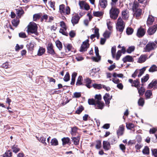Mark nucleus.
<instances>
[{"label":"nucleus","mask_w":157,"mask_h":157,"mask_svg":"<svg viewBox=\"0 0 157 157\" xmlns=\"http://www.w3.org/2000/svg\"><path fill=\"white\" fill-rule=\"evenodd\" d=\"M139 6L138 2L136 1L134 2L132 7L133 16L137 19H139L142 13V9L139 8Z\"/></svg>","instance_id":"1"},{"label":"nucleus","mask_w":157,"mask_h":157,"mask_svg":"<svg viewBox=\"0 0 157 157\" xmlns=\"http://www.w3.org/2000/svg\"><path fill=\"white\" fill-rule=\"evenodd\" d=\"M100 70V69L98 68H94L92 69L90 73V76L93 78L97 76L99 77L98 72Z\"/></svg>","instance_id":"10"},{"label":"nucleus","mask_w":157,"mask_h":157,"mask_svg":"<svg viewBox=\"0 0 157 157\" xmlns=\"http://www.w3.org/2000/svg\"><path fill=\"white\" fill-rule=\"evenodd\" d=\"M49 4L50 6L54 10H55V2L50 1L49 2Z\"/></svg>","instance_id":"63"},{"label":"nucleus","mask_w":157,"mask_h":157,"mask_svg":"<svg viewBox=\"0 0 157 157\" xmlns=\"http://www.w3.org/2000/svg\"><path fill=\"white\" fill-rule=\"evenodd\" d=\"M37 139L43 143L44 145H47V143L45 142L46 137L42 136L39 139V138L37 137Z\"/></svg>","instance_id":"39"},{"label":"nucleus","mask_w":157,"mask_h":157,"mask_svg":"<svg viewBox=\"0 0 157 157\" xmlns=\"http://www.w3.org/2000/svg\"><path fill=\"white\" fill-rule=\"evenodd\" d=\"M140 82L137 79L134 81L132 84V86H134L137 88L140 87Z\"/></svg>","instance_id":"34"},{"label":"nucleus","mask_w":157,"mask_h":157,"mask_svg":"<svg viewBox=\"0 0 157 157\" xmlns=\"http://www.w3.org/2000/svg\"><path fill=\"white\" fill-rule=\"evenodd\" d=\"M70 77L69 74L68 72H67L65 75L64 77L63 78V80L65 82H67L69 80Z\"/></svg>","instance_id":"55"},{"label":"nucleus","mask_w":157,"mask_h":157,"mask_svg":"<svg viewBox=\"0 0 157 157\" xmlns=\"http://www.w3.org/2000/svg\"><path fill=\"white\" fill-rule=\"evenodd\" d=\"M16 11V13L19 17H20L21 15L24 13V11L21 8L17 9Z\"/></svg>","instance_id":"35"},{"label":"nucleus","mask_w":157,"mask_h":157,"mask_svg":"<svg viewBox=\"0 0 157 157\" xmlns=\"http://www.w3.org/2000/svg\"><path fill=\"white\" fill-rule=\"evenodd\" d=\"M59 12L62 15H67L70 13V9L67 6L65 8V5L61 4L59 6Z\"/></svg>","instance_id":"5"},{"label":"nucleus","mask_w":157,"mask_h":157,"mask_svg":"<svg viewBox=\"0 0 157 157\" xmlns=\"http://www.w3.org/2000/svg\"><path fill=\"white\" fill-rule=\"evenodd\" d=\"M103 148L106 151L109 150L111 147L110 143L107 141H104L103 143Z\"/></svg>","instance_id":"21"},{"label":"nucleus","mask_w":157,"mask_h":157,"mask_svg":"<svg viewBox=\"0 0 157 157\" xmlns=\"http://www.w3.org/2000/svg\"><path fill=\"white\" fill-rule=\"evenodd\" d=\"M78 129V128L76 126L71 128V134L72 135H75L77 132Z\"/></svg>","instance_id":"42"},{"label":"nucleus","mask_w":157,"mask_h":157,"mask_svg":"<svg viewBox=\"0 0 157 157\" xmlns=\"http://www.w3.org/2000/svg\"><path fill=\"white\" fill-rule=\"evenodd\" d=\"M19 20L18 19H16L12 20V23L13 26L17 27L19 23Z\"/></svg>","instance_id":"37"},{"label":"nucleus","mask_w":157,"mask_h":157,"mask_svg":"<svg viewBox=\"0 0 157 157\" xmlns=\"http://www.w3.org/2000/svg\"><path fill=\"white\" fill-rule=\"evenodd\" d=\"M157 48V40H156L155 42L149 41L146 44L144 48L145 51L149 52L152 50L155 49Z\"/></svg>","instance_id":"4"},{"label":"nucleus","mask_w":157,"mask_h":157,"mask_svg":"<svg viewBox=\"0 0 157 157\" xmlns=\"http://www.w3.org/2000/svg\"><path fill=\"white\" fill-rule=\"evenodd\" d=\"M23 45H21L20 46L18 44H17L15 47V50L16 51H18L19 50L22 49L23 48Z\"/></svg>","instance_id":"59"},{"label":"nucleus","mask_w":157,"mask_h":157,"mask_svg":"<svg viewBox=\"0 0 157 157\" xmlns=\"http://www.w3.org/2000/svg\"><path fill=\"white\" fill-rule=\"evenodd\" d=\"M88 102L90 105H95V101L93 99H89L88 100Z\"/></svg>","instance_id":"62"},{"label":"nucleus","mask_w":157,"mask_h":157,"mask_svg":"<svg viewBox=\"0 0 157 157\" xmlns=\"http://www.w3.org/2000/svg\"><path fill=\"white\" fill-rule=\"evenodd\" d=\"M145 32V30L144 29L140 27L137 30L136 35L139 37H141L144 35Z\"/></svg>","instance_id":"12"},{"label":"nucleus","mask_w":157,"mask_h":157,"mask_svg":"<svg viewBox=\"0 0 157 157\" xmlns=\"http://www.w3.org/2000/svg\"><path fill=\"white\" fill-rule=\"evenodd\" d=\"M82 81L83 78L82 76L81 75L79 76L76 83V85L77 86L83 85L82 82Z\"/></svg>","instance_id":"26"},{"label":"nucleus","mask_w":157,"mask_h":157,"mask_svg":"<svg viewBox=\"0 0 157 157\" xmlns=\"http://www.w3.org/2000/svg\"><path fill=\"white\" fill-rule=\"evenodd\" d=\"M138 103L139 106H143L144 104V99L143 98H140L138 100Z\"/></svg>","instance_id":"46"},{"label":"nucleus","mask_w":157,"mask_h":157,"mask_svg":"<svg viewBox=\"0 0 157 157\" xmlns=\"http://www.w3.org/2000/svg\"><path fill=\"white\" fill-rule=\"evenodd\" d=\"M95 99L94 100L96 101H101V95L100 94H97L95 97Z\"/></svg>","instance_id":"58"},{"label":"nucleus","mask_w":157,"mask_h":157,"mask_svg":"<svg viewBox=\"0 0 157 157\" xmlns=\"http://www.w3.org/2000/svg\"><path fill=\"white\" fill-rule=\"evenodd\" d=\"M138 90V93L139 94L140 96H142L143 95L145 92V89L143 87H141L140 88H137Z\"/></svg>","instance_id":"38"},{"label":"nucleus","mask_w":157,"mask_h":157,"mask_svg":"<svg viewBox=\"0 0 157 157\" xmlns=\"http://www.w3.org/2000/svg\"><path fill=\"white\" fill-rule=\"evenodd\" d=\"M12 152L10 151H7L3 155V157H12Z\"/></svg>","instance_id":"44"},{"label":"nucleus","mask_w":157,"mask_h":157,"mask_svg":"<svg viewBox=\"0 0 157 157\" xmlns=\"http://www.w3.org/2000/svg\"><path fill=\"white\" fill-rule=\"evenodd\" d=\"M27 32L29 34L34 33L36 35H38L37 32V27L36 24L33 22H31L27 26Z\"/></svg>","instance_id":"3"},{"label":"nucleus","mask_w":157,"mask_h":157,"mask_svg":"<svg viewBox=\"0 0 157 157\" xmlns=\"http://www.w3.org/2000/svg\"><path fill=\"white\" fill-rule=\"evenodd\" d=\"M133 32V29L128 27L127 29L126 32L127 34L128 35L132 34Z\"/></svg>","instance_id":"50"},{"label":"nucleus","mask_w":157,"mask_h":157,"mask_svg":"<svg viewBox=\"0 0 157 157\" xmlns=\"http://www.w3.org/2000/svg\"><path fill=\"white\" fill-rule=\"evenodd\" d=\"M53 45L52 44H48L47 46L48 53L53 55L55 53L53 49Z\"/></svg>","instance_id":"22"},{"label":"nucleus","mask_w":157,"mask_h":157,"mask_svg":"<svg viewBox=\"0 0 157 157\" xmlns=\"http://www.w3.org/2000/svg\"><path fill=\"white\" fill-rule=\"evenodd\" d=\"M45 52V49L42 47H40L37 52V55L41 56Z\"/></svg>","instance_id":"31"},{"label":"nucleus","mask_w":157,"mask_h":157,"mask_svg":"<svg viewBox=\"0 0 157 157\" xmlns=\"http://www.w3.org/2000/svg\"><path fill=\"white\" fill-rule=\"evenodd\" d=\"M125 23L123 21L122 19L119 17L117 21L116 24V29L117 31L122 32L123 31L124 28Z\"/></svg>","instance_id":"6"},{"label":"nucleus","mask_w":157,"mask_h":157,"mask_svg":"<svg viewBox=\"0 0 157 157\" xmlns=\"http://www.w3.org/2000/svg\"><path fill=\"white\" fill-rule=\"evenodd\" d=\"M106 24L108 29L109 30V31H112L113 29L112 23L109 19L107 20Z\"/></svg>","instance_id":"33"},{"label":"nucleus","mask_w":157,"mask_h":157,"mask_svg":"<svg viewBox=\"0 0 157 157\" xmlns=\"http://www.w3.org/2000/svg\"><path fill=\"white\" fill-rule=\"evenodd\" d=\"M152 154L155 157H157V150L156 149H151Z\"/></svg>","instance_id":"64"},{"label":"nucleus","mask_w":157,"mask_h":157,"mask_svg":"<svg viewBox=\"0 0 157 157\" xmlns=\"http://www.w3.org/2000/svg\"><path fill=\"white\" fill-rule=\"evenodd\" d=\"M63 144H68L70 141V139L68 137H64L62 139Z\"/></svg>","instance_id":"45"},{"label":"nucleus","mask_w":157,"mask_h":157,"mask_svg":"<svg viewBox=\"0 0 157 157\" xmlns=\"http://www.w3.org/2000/svg\"><path fill=\"white\" fill-rule=\"evenodd\" d=\"M157 83V82L156 81H152L150 84H149L148 87L149 89L152 88L156 85Z\"/></svg>","instance_id":"57"},{"label":"nucleus","mask_w":157,"mask_h":157,"mask_svg":"<svg viewBox=\"0 0 157 157\" xmlns=\"http://www.w3.org/2000/svg\"><path fill=\"white\" fill-rule=\"evenodd\" d=\"M112 31H106L103 34V36L104 38L107 39L109 38L111 33Z\"/></svg>","instance_id":"43"},{"label":"nucleus","mask_w":157,"mask_h":157,"mask_svg":"<svg viewBox=\"0 0 157 157\" xmlns=\"http://www.w3.org/2000/svg\"><path fill=\"white\" fill-rule=\"evenodd\" d=\"M116 51V47L115 46H114L112 48H111V53L112 57L113 58H115V53Z\"/></svg>","instance_id":"49"},{"label":"nucleus","mask_w":157,"mask_h":157,"mask_svg":"<svg viewBox=\"0 0 157 157\" xmlns=\"http://www.w3.org/2000/svg\"><path fill=\"white\" fill-rule=\"evenodd\" d=\"M124 130V126L122 125H120L117 131V134L118 137L123 134Z\"/></svg>","instance_id":"23"},{"label":"nucleus","mask_w":157,"mask_h":157,"mask_svg":"<svg viewBox=\"0 0 157 157\" xmlns=\"http://www.w3.org/2000/svg\"><path fill=\"white\" fill-rule=\"evenodd\" d=\"M122 60L124 63L126 62H133L134 59L132 57L128 55L125 56L122 59Z\"/></svg>","instance_id":"20"},{"label":"nucleus","mask_w":157,"mask_h":157,"mask_svg":"<svg viewBox=\"0 0 157 157\" xmlns=\"http://www.w3.org/2000/svg\"><path fill=\"white\" fill-rule=\"evenodd\" d=\"M157 29V22H155V25L150 27L147 31V33L149 35H153L156 31Z\"/></svg>","instance_id":"9"},{"label":"nucleus","mask_w":157,"mask_h":157,"mask_svg":"<svg viewBox=\"0 0 157 157\" xmlns=\"http://www.w3.org/2000/svg\"><path fill=\"white\" fill-rule=\"evenodd\" d=\"M77 73L74 72L73 73L71 76V85H73L75 84V78L77 75Z\"/></svg>","instance_id":"30"},{"label":"nucleus","mask_w":157,"mask_h":157,"mask_svg":"<svg viewBox=\"0 0 157 157\" xmlns=\"http://www.w3.org/2000/svg\"><path fill=\"white\" fill-rule=\"evenodd\" d=\"M80 18V17H79L78 14H76L75 15L72 16L71 21L73 25L78 23Z\"/></svg>","instance_id":"11"},{"label":"nucleus","mask_w":157,"mask_h":157,"mask_svg":"<svg viewBox=\"0 0 157 157\" xmlns=\"http://www.w3.org/2000/svg\"><path fill=\"white\" fill-rule=\"evenodd\" d=\"M101 84H94L93 85V86L94 88L100 89L102 88V87Z\"/></svg>","instance_id":"60"},{"label":"nucleus","mask_w":157,"mask_h":157,"mask_svg":"<svg viewBox=\"0 0 157 157\" xmlns=\"http://www.w3.org/2000/svg\"><path fill=\"white\" fill-rule=\"evenodd\" d=\"M154 21V17L152 15H149L147 20V24L148 26L151 25L153 24Z\"/></svg>","instance_id":"18"},{"label":"nucleus","mask_w":157,"mask_h":157,"mask_svg":"<svg viewBox=\"0 0 157 157\" xmlns=\"http://www.w3.org/2000/svg\"><path fill=\"white\" fill-rule=\"evenodd\" d=\"M143 154L146 155H148L149 154V149L148 147L145 146L144 148L142 151Z\"/></svg>","instance_id":"36"},{"label":"nucleus","mask_w":157,"mask_h":157,"mask_svg":"<svg viewBox=\"0 0 157 157\" xmlns=\"http://www.w3.org/2000/svg\"><path fill=\"white\" fill-rule=\"evenodd\" d=\"M121 16L124 20L128 19L129 17V13L128 10H123L122 12Z\"/></svg>","instance_id":"19"},{"label":"nucleus","mask_w":157,"mask_h":157,"mask_svg":"<svg viewBox=\"0 0 157 157\" xmlns=\"http://www.w3.org/2000/svg\"><path fill=\"white\" fill-rule=\"evenodd\" d=\"M71 139L75 145H77L79 144L80 139L79 136H77V137H72L71 138Z\"/></svg>","instance_id":"27"},{"label":"nucleus","mask_w":157,"mask_h":157,"mask_svg":"<svg viewBox=\"0 0 157 157\" xmlns=\"http://www.w3.org/2000/svg\"><path fill=\"white\" fill-rule=\"evenodd\" d=\"M83 109L84 108L82 106H81L76 111L75 113L77 114H79L81 113V112L83 110Z\"/></svg>","instance_id":"61"},{"label":"nucleus","mask_w":157,"mask_h":157,"mask_svg":"<svg viewBox=\"0 0 157 157\" xmlns=\"http://www.w3.org/2000/svg\"><path fill=\"white\" fill-rule=\"evenodd\" d=\"M89 40L87 39L82 43L80 49V52H84L87 50V48L89 47Z\"/></svg>","instance_id":"7"},{"label":"nucleus","mask_w":157,"mask_h":157,"mask_svg":"<svg viewBox=\"0 0 157 157\" xmlns=\"http://www.w3.org/2000/svg\"><path fill=\"white\" fill-rule=\"evenodd\" d=\"M79 5L81 9H85L86 10H88L90 9L89 5L84 1H79Z\"/></svg>","instance_id":"8"},{"label":"nucleus","mask_w":157,"mask_h":157,"mask_svg":"<svg viewBox=\"0 0 157 157\" xmlns=\"http://www.w3.org/2000/svg\"><path fill=\"white\" fill-rule=\"evenodd\" d=\"M112 98V96H110L109 94L107 93L103 97V98L105 101V104L106 105H108V107L109 105L110 101L111 99Z\"/></svg>","instance_id":"14"},{"label":"nucleus","mask_w":157,"mask_h":157,"mask_svg":"<svg viewBox=\"0 0 157 157\" xmlns=\"http://www.w3.org/2000/svg\"><path fill=\"white\" fill-rule=\"evenodd\" d=\"M149 78V75L148 74H146L145 76H144L141 78V82L143 84L147 82Z\"/></svg>","instance_id":"41"},{"label":"nucleus","mask_w":157,"mask_h":157,"mask_svg":"<svg viewBox=\"0 0 157 157\" xmlns=\"http://www.w3.org/2000/svg\"><path fill=\"white\" fill-rule=\"evenodd\" d=\"M147 59V55H142L138 58L137 62L140 63H142L145 62Z\"/></svg>","instance_id":"17"},{"label":"nucleus","mask_w":157,"mask_h":157,"mask_svg":"<svg viewBox=\"0 0 157 157\" xmlns=\"http://www.w3.org/2000/svg\"><path fill=\"white\" fill-rule=\"evenodd\" d=\"M51 145L53 146H56L58 144V143L57 140L55 138L52 139L51 141Z\"/></svg>","instance_id":"40"},{"label":"nucleus","mask_w":157,"mask_h":157,"mask_svg":"<svg viewBox=\"0 0 157 157\" xmlns=\"http://www.w3.org/2000/svg\"><path fill=\"white\" fill-rule=\"evenodd\" d=\"M148 71L150 72H154L157 71V66L155 65H152L150 67Z\"/></svg>","instance_id":"29"},{"label":"nucleus","mask_w":157,"mask_h":157,"mask_svg":"<svg viewBox=\"0 0 157 157\" xmlns=\"http://www.w3.org/2000/svg\"><path fill=\"white\" fill-rule=\"evenodd\" d=\"M35 43L33 41L31 42L26 45V47L28 50L32 51L34 49Z\"/></svg>","instance_id":"25"},{"label":"nucleus","mask_w":157,"mask_h":157,"mask_svg":"<svg viewBox=\"0 0 157 157\" xmlns=\"http://www.w3.org/2000/svg\"><path fill=\"white\" fill-rule=\"evenodd\" d=\"M121 54H122V52H121V51L118 50L117 51L116 56H115V57L116 60H118L119 59L120 57L121 56Z\"/></svg>","instance_id":"52"},{"label":"nucleus","mask_w":157,"mask_h":157,"mask_svg":"<svg viewBox=\"0 0 157 157\" xmlns=\"http://www.w3.org/2000/svg\"><path fill=\"white\" fill-rule=\"evenodd\" d=\"M135 47L134 46L129 47L127 50V52L128 53H130L133 52L135 50Z\"/></svg>","instance_id":"51"},{"label":"nucleus","mask_w":157,"mask_h":157,"mask_svg":"<svg viewBox=\"0 0 157 157\" xmlns=\"http://www.w3.org/2000/svg\"><path fill=\"white\" fill-rule=\"evenodd\" d=\"M56 44L57 47L59 50H61L62 48V43L59 40H57L56 41Z\"/></svg>","instance_id":"48"},{"label":"nucleus","mask_w":157,"mask_h":157,"mask_svg":"<svg viewBox=\"0 0 157 157\" xmlns=\"http://www.w3.org/2000/svg\"><path fill=\"white\" fill-rule=\"evenodd\" d=\"M104 13L102 11H93V14L94 16L100 17L103 15Z\"/></svg>","instance_id":"28"},{"label":"nucleus","mask_w":157,"mask_h":157,"mask_svg":"<svg viewBox=\"0 0 157 157\" xmlns=\"http://www.w3.org/2000/svg\"><path fill=\"white\" fill-rule=\"evenodd\" d=\"M108 5L107 0H99L98 6L102 9H105Z\"/></svg>","instance_id":"13"},{"label":"nucleus","mask_w":157,"mask_h":157,"mask_svg":"<svg viewBox=\"0 0 157 157\" xmlns=\"http://www.w3.org/2000/svg\"><path fill=\"white\" fill-rule=\"evenodd\" d=\"M12 149H13V151L15 153H17L20 150V149L17 146L15 145L12 147Z\"/></svg>","instance_id":"54"},{"label":"nucleus","mask_w":157,"mask_h":157,"mask_svg":"<svg viewBox=\"0 0 157 157\" xmlns=\"http://www.w3.org/2000/svg\"><path fill=\"white\" fill-rule=\"evenodd\" d=\"M145 95L146 99H149L151 98L152 95L151 91L150 90H147L145 94Z\"/></svg>","instance_id":"32"},{"label":"nucleus","mask_w":157,"mask_h":157,"mask_svg":"<svg viewBox=\"0 0 157 157\" xmlns=\"http://www.w3.org/2000/svg\"><path fill=\"white\" fill-rule=\"evenodd\" d=\"M40 17V14H36L33 15V20L34 21H36L39 19Z\"/></svg>","instance_id":"53"},{"label":"nucleus","mask_w":157,"mask_h":157,"mask_svg":"<svg viewBox=\"0 0 157 157\" xmlns=\"http://www.w3.org/2000/svg\"><path fill=\"white\" fill-rule=\"evenodd\" d=\"M113 77L117 78V77L122 78L123 77V75L122 74H117L116 73H114L113 75Z\"/></svg>","instance_id":"56"},{"label":"nucleus","mask_w":157,"mask_h":157,"mask_svg":"<svg viewBox=\"0 0 157 157\" xmlns=\"http://www.w3.org/2000/svg\"><path fill=\"white\" fill-rule=\"evenodd\" d=\"M84 81L86 83V86L89 88H90L92 86L91 84L92 82V80L88 78H86L84 79Z\"/></svg>","instance_id":"24"},{"label":"nucleus","mask_w":157,"mask_h":157,"mask_svg":"<svg viewBox=\"0 0 157 157\" xmlns=\"http://www.w3.org/2000/svg\"><path fill=\"white\" fill-rule=\"evenodd\" d=\"M105 105L104 103L101 101H96L95 107L96 109H102Z\"/></svg>","instance_id":"16"},{"label":"nucleus","mask_w":157,"mask_h":157,"mask_svg":"<svg viewBox=\"0 0 157 157\" xmlns=\"http://www.w3.org/2000/svg\"><path fill=\"white\" fill-rule=\"evenodd\" d=\"M126 127L128 129H131L134 127L135 125L132 123H126Z\"/></svg>","instance_id":"47"},{"label":"nucleus","mask_w":157,"mask_h":157,"mask_svg":"<svg viewBox=\"0 0 157 157\" xmlns=\"http://www.w3.org/2000/svg\"><path fill=\"white\" fill-rule=\"evenodd\" d=\"M95 51L97 57H93L92 58V59L94 61L96 62H98L101 59V57L99 56V51L98 48L95 47Z\"/></svg>","instance_id":"15"},{"label":"nucleus","mask_w":157,"mask_h":157,"mask_svg":"<svg viewBox=\"0 0 157 157\" xmlns=\"http://www.w3.org/2000/svg\"><path fill=\"white\" fill-rule=\"evenodd\" d=\"M120 13L119 9L117 8L115 6H111L109 10V14L110 17L114 20H116L118 16Z\"/></svg>","instance_id":"2"}]
</instances>
